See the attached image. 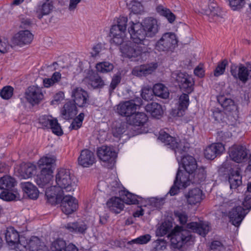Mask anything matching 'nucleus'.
I'll return each mask as SVG.
<instances>
[{"label": "nucleus", "mask_w": 251, "mask_h": 251, "mask_svg": "<svg viewBox=\"0 0 251 251\" xmlns=\"http://www.w3.org/2000/svg\"><path fill=\"white\" fill-rule=\"evenodd\" d=\"M210 230L208 222H191L186 227L176 226L171 232V242L176 248H181L193 239L191 231L196 232L202 236H205Z\"/></svg>", "instance_id": "nucleus-1"}, {"label": "nucleus", "mask_w": 251, "mask_h": 251, "mask_svg": "<svg viewBox=\"0 0 251 251\" xmlns=\"http://www.w3.org/2000/svg\"><path fill=\"white\" fill-rule=\"evenodd\" d=\"M54 188V186H51L46 189V196L48 202L52 205L60 203L62 212L67 215L75 211L78 206L77 200L70 195H66L62 198L64 193H51Z\"/></svg>", "instance_id": "nucleus-2"}, {"label": "nucleus", "mask_w": 251, "mask_h": 251, "mask_svg": "<svg viewBox=\"0 0 251 251\" xmlns=\"http://www.w3.org/2000/svg\"><path fill=\"white\" fill-rule=\"evenodd\" d=\"M74 177L71 175L68 169L60 168L58 170L55 176V188L51 191V193L60 192L63 193L65 192H70L74 190L75 185L74 181Z\"/></svg>", "instance_id": "nucleus-3"}, {"label": "nucleus", "mask_w": 251, "mask_h": 251, "mask_svg": "<svg viewBox=\"0 0 251 251\" xmlns=\"http://www.w3.org/2000/svg\"><path fill=\"white\" fill-rule=\"evenodd\" d=\"M120 50L123 55L129 58L137 57L142 53L149 51L148 47L137 45L133 41H128L123 43L120 47Z\"/></svg>", "instance_id": "nucleus-4"}, {"label": "nucleus", "mask_w": 251, "mask_h": 251, "mask_svg": "<svg viewBox=\"0 0 251 251\" xmlns=\"http://www.w3.org/2000/svg\"><path fill=\"white\" fill-rule=\"evenodd\" d=\"M132 40L137 43L148 47L149 41L146 39L147 37L146 31L142 24L139 22L134 23L132 22L128 29Z\"/></svg>", "instance_id": "nucleus-5"}, {"label": "nucleus", "mask_w": 251, "mask_h": 251, "mask_svg": "<svg viewBox=\"0 0 251 251\" xmlns=\"http://www.w3.org/2000/svg\"><path fill=\"white\" fill-rule=\"evenodd\" d=\"M230 73L235 79H238L243 83H246L251 77V63L248 62L245 64L232 65L230 67Z\"/></svg>", "instance_id": "nucleus-6"}, {"label": "nucleus", "mask_w": 251, "mask_h": 251, "mask_svg": "<svg viewBox=\"0 0 251 251\" xmlns=\"http://www.w3.org/2000/svg\"><path fill=\"white\" fill-rule=\"evenodd\" d=\"M158 139L164 143L165 145L174 150L175 153L178 152L182 154L186 151L187 149L178 139L171 136L163 130L160 131Z\"/></svg>", "instance_id": "nucleus-7"}, {"label": "nucleus", "mask_w": 251, "mask_h": 251, "mask_svg": "<svg viewBox=\"0 0 251 251\" xmlns=\"http://www.w3.org/2000/svg\"><path fill=\"white\" fill-rule=\"evenodd\" d=\"M177 44V40L176 35L172 32H167L163 34L157 42L155 49L160 51L172 50Z\"/></svg>", "instance_id": "nucleus-8"}, {"label": "nucleus", "mask_w": 251, "mask_h": 251, "mask_svg": "<svg viewBox=\"0 0 251 251\" xmlns=\"http://www.w3.org/2000/svg\"><path fill=\"white\" fill-rule=\"evenodd\" d=\"M172 77L181 90L188 94L193 91L194 81L191 76L184 73L176 72L172 74Z\"/></svg>", "instance_id": "nucleus-9"}, {"label": "nucleus", "mask_w": 251, "mask_h": 251, "mask_svg": "<svg viewBox=\"0 0 251 251\" xmlns=\"http://www.w3.org/2000/svg\"><path fill=\"white\" fill-rule=\"evenodd\" d=\"M141 101L140 98H137L120 103L118 106L117 111L120 115L129 118L135 113L137 107L141 105Z\"/></svg>", "instance_id": "nucleus-10"}, {"label": "nucleus", "mask_w": 251, "mask_h": 251, "mask_svg": "<svg viewBox=\"0 0 251 251\" xmlns=\"http://www.w3.org/2000/svg\"><path fill=\"white\" fill-rule=\"evenodd\" d=\"M27 101L32 106L38 104L44 99V95L41 87L32 85L29 86L25 92Z\"/></svg>", "instance_id": "nucleus-11"}, {"label": "nucleus", "mask_w": 251, "mask_h": 251, "mask_svg": "<svg viewBox=\"0 0 251 251\" xmlns=\"http://www.w3.org/2000/svg\"><path fill=\"white\" fill-rule=\"evenodd\" d=\"M39 123L44 127L50 128L53 133L57 135L63 134L62 130L56 119L51 116L44 115L39 118Z\"/></svg>", "instance_id": "nucleus-12"}, {"label": "nucleus", "mask_w": 251, "mask_h": 251, "mask_svg": "<svg viewBox=\"0 0 251 251\" xmlns=\"http://www.w3.org/2000/svg\"><path fill=\"white\" fill-rule=\"evenodd\" d=\"M229 155L232 160L241 163L247 159L248 152L244 146L233 145L229 149Z\"/></svg>", "instance_id": "nucleus-13"}, {"label": "nucleus", "mask_w": 251, "mask_h": 251, "mask_svg": "<svg viewBox=\"0 0 251 251\" xmlns=\"http://www.w3.org/2000/svg\"><path fill=\"white\" fill-rule=\"evenodd\" d=\"M141 24L146 31L147 37H153L159 31V25L155 19L151 17L145 18Z\"/></svg>", "instance_id": "nucleus-14"}, {"label": "nucleus", "mask_w": 251, "mask_h": 251, "mask_svg": "<svg viewBox=\"0 0 251 251\" xmlns=\"http://www.w3.org/2000/svg\"><path fill=\"white\" fill-rule=\"evenodd\" d=\"M247 213L248 211H246L242 206H238L233 208L228 213L230 222L235 226H239Z\"/></svg>", "instance_id": "nucleus-15"}, {"label": "nucleus", "mask_w": 251, "mask_h": 251, "mask_svg": "<svg viewBox=\"0 0 251 251\" xmlns=\"http://www.w3.org/2000/svg\"><path fill=\"white\" fill-rule=\"evenodd\" d=\"M72 97L73 102L79 107L85 106L88 101L87 92L79 87H76L72 90Z\"/></svg>", "instance_id": "nucleus-16"}, {"label": "nucleus", "mask_w": 251, "mask_h": 251, "mask_svg": "<svg viewBox=\"0 0 251 251\" xmlns=\"http://www.w3.org/2000/svg\"><path fill=\"white\" fill-rule=\"evenodd\" d=\"M97 154L99 159L104 162H113L116 157V153L111 147L102 146L97 151Z\"/></svg>", "instance_id": "nucleus-17"}, {"label": "nucleus", "mask_w": 251, "mask_h": 251, "mask_svg": "<svg viewBox=\"0 0 251 251\" xmlns=\"http://www.w3.org/2000/svg\"><path fill=\"white\" fill-rule=\"evenodd\" d=\"M225 150L224 145L222 143H213L206 148L204 152V156L208 159H214L221 155Z\"/></svg>", "instance_id": "nucleus-18"}, {"label": "nucleus", "mask_w": 251, "mask_h": 251, "mask_svg": "<svg viewBox=\"0 0 251 251\" xmlns=\"http://www.w3.org/2000/svg\"><path fill=\"white\" fill-rule=\"evenodd\" d=\"M187 203L191 205H195L200 203L203 199V194L202 190L199 188L190 189L185 195Z\"/></svg>", "instance_id": "nucleus-19"}, {"label": "nucleus", "mask_w": 251, "mask_h": 251, "mask_svg": "<svg viewBox=\"0 0 251 251\" xmlns=\"http://www.w3.org/2000/svg\"><path fill=\"white\" fill-rule=\"evenodd\" d=\"M228 182L231 189H236L242 184L241 170L238 167L231 168L228 174Z\"/></svg>", "instance_id": "nucleus-20"}, {"label": "nucleus", "mask_w": 251, "mask_h": 251, "mask_svg": "<svg viewBox=\"0 0 251 251\" xmlns=\"http://www.w3.org/2000/svg\"><path fill=\"white\" fill-rule=\"evenodd\" d=\"M54 8L52 0H46L42 4L38 5L35 10L36 17L41 19L44 16L50 14Z\"/></svg>", "instance_id": "nucleus-21"}, {"label": "nucleus", "mask_w": 251, "mask_h": 251, "mask_svg": "<svg viewBox=\"0 0 251 251\" xmlns=\"http://www.w3.org/2000/svg\"><path fill=\"white\" fill-rule=\"evenodd\" d=\"M93 152L88 150H82L78 158V164L83 167H88L95 162Z\"/></svg>", "instance_id": "nucleus-22"}, {"label": "nucleus", "mask_w": 251, "mask_h": 251, "mask_svg": "<svg viewBox=\"0 0 251 251\" xmlns=\"http://www.w3.org/2000/svg\"><path fill=\"white\" fill-rule=\"evenodd\" d=\"M126 29H122L116 25H113L110 29L111 41L116 45H121L124 42Z\"/></svg>", "instance_id": "nucleus-23"}, {"label": "nucleus", "mask_w": 251, "mask_h": 251, "mask_svg": "<svg viewBox=\"0 0 251 251\" xmlns=\"http://www.w3.org/2000/svg\"><path fill=\"white\" fill-rule=\"evenodd\" d=\"M36 167L35 165L30 163H22L18 170L19 176L22 178L26 179L31 177L36 173Z\"/></svg>", "instance_id": "nucleus-24"}, {"label": "nucleus", "mask_w": 251, "mask_h": 251, "mask_svg": "<svg viewBox=\"0 0 251 251\" xmlns=\"http://www.w3.org/2000/svg\"><path fill=\"white\" fill-rule=\"evenodd\" d=\"M157 67V63L141 65L132 70V74L137 76H146L151 74Z\"/></svg>", "instance_id": "nucleus-25"}, {"label": "nucleus", "mask_w": 251, "mask_h": 251, "mask_svg": "<svg viewBox=\"0 0 251 251\" xmlns=\"http://www.w3.org/2000/svg\"><path fill=\"white\" fill-rule=\"evenodd\" d=\"M33 39V35L28 30L20 31L17 37V45L22 47L29 45Z\"/></svg>", "instance_id": "nucleus-26"}, {"label": "nucleus", "mask_w": 251, "mask_h": 251, "mask_svg": "<svg viewBox=\"0 0 251 251\" xmlns=\"http://www.w3.org/2000/svg\"><path fill=\"white\" fill-rule=\"evenodd\" d=\"M53 171L52 169L41 170V172L36 178L37 184L43 187L47 184L52 178Z\"/></svg>", "instance_id": "nucleus-27"}, {"label": "nucleus", "mask_w": 251, "mask_h": 251, "mask_svg": "<svg viewBox=\"0 0 251 251\" xmlns=\"http://www.w3.org/2000/svg\"><path fill=\"white\" fill-rule=\"evenodd\" d=\"M182 167L189 175L193 173L198 167L196 159L192 156L186 155L181 159Z\"/></svg>", "instance_id": "nucleus-28"}, {"label": "nucleus", "mask_w": 251, "mask_h": 251, "mask_svg": "<svg viewBox=\"0 0 251 251\" xmlns=\"http://www.w3.org/2000/svg\"><path fill=\"white\" fill-rule=\"evenodd\" d=\"M77 114L76 104L73 101L66 102L61 110V115L64 119H72Z\"/></svg>", "instance_id": "nucleus-29"}, {"label": "nucleus", "mask_w": 251, "mask_h": 251, "mask_svg": "<svg viewBox=\"0 0 251 251\" xmlns=\"http://www.w3.org/2000/svg\"><path fill=\"white\" fill-rule=\"evenodd\" d=\"M107 205L110 211L116 214L120 213L124 208V201L118 197L111 198L107 202Z\"/></svg>", "instance_id": "nucleus-30"}, {"label": "nucleus", "mask_w": 251, "mask_h": 251, "mask_svg": "<svg viewBox=\"0 0 251 251\" xmlns=\"http://www.w3.org/2000/svg\"><path fill=\"white\" fill-rule=\"evenodd\" d=\"M64 227L69 232L84 234L87 229V225L83 222L68 223Z\"/></svg>", "instance_id": "nucleus-31"}, {"label": "nucleus", "mask_w": 251, "mask_h": 251, "mask_svg": "<svg viewBox=\"0 0 251 251\" xmlns=\"http://www.w3.org/2000/svg\"><path fill=\"white\" fill-rule=\"evenodd\" d=\"M148 120L146 115L143 112H138L127 118V121L129 125L134 126H143Z\"/></svg>", "instance_id": "nucleus-32"}, {"label": "nucleus", "mask_w": 251, "mask_h": 251, "mask_svg": "<svg viewBox=\"0 0 251 251\" xmlns=\"http://www.w3.org/2000/svg\"><path fill=\"white\" fill-rule=\"evenodd\" d=\"M20 186L23 191L31 199H37L39 192L35 186L30 182H22Z\"/></svg>", "instance_id": "nucleus-33"}, {"label": "nucleus", "mask_w": 251, "mask_h": 251, "mask_svg": "<svg viewBox=\"0 0 251 251\" xmlns=\"http://www.w3.org/2000/svg\"><path fill=\"white\" fill-rule=\"evenodd\" d=\"M218 101L226 113H230L237 110V106L231 99L220 96L218 98Z\"/></svg>", "instance_id": "nucleus-34"}, {"label": "nucleus", "mask_w": 251, "mask_h": 251, "mask_svg": "<svg viewBox=\"0 0 251 251\" xmlns=\"http://www.w3.org/2000/svg\"><path fill=\"white\" fill-rule=\"evenodd\" d=\"M30 251H49L48 248L36 236H32L29 241Z\"/></svg>", "instance_id": "nucleus-35"}, {"label": "nucleus", "mask_w": 251, "mask_h": 251, "mask_svg": "<svg viewBox=\"0 0 251 251\" xmlns=\"http://www.w3.org/2000/svg\"><path fill=\"white\" fill-rule=\"evenodd\" d=\"M206 15L209 17L210 22L216 21L221 13L220 8L217 3L212 2L208 5V8L205 11Z\"/></svg>", "instance_id": "nucleus-36"}, {"label": "nucleus", "mask_w": 251, "mask_h": 251, "mask_svg": "<svg viewBox=\"0 0 251 251\" xmlns=\"http://www.w3.org/2000/svg\"><path fill=\"white\" fill-rule=\"evenodd\" d=\"M55 158L53 155H47L41 158L38 162L40 170L52 169L51 166L55 162Z\"/></svg>", "instance_id": "nucleus-37"}, {"label": "nucleus", "mask_w": 251, "mask_h": 251, "mask_svg": "<svg viewBox=\"0 0 251 251\" xmlns=\"http://www.w3.org/2000/svg\"><path fill=\"white\" fill-rule=\"evenodd\" d=\"M194 175L192 176V183L200 184L205 180L206 176L205 169L203 167H197L194 171Z\"/></svg>", "instance_id": "nucleus-38"}, {"label": "nucleus", "mask_w": 251, "mask_h": 251, "mask_svg": "<svg viewBox=\"0 0 251 251\" xmlns=\"http://www.w3.org/2000/svg\"><path fill=\"white\" fill-rule=\"evenodd\" d=\"M15 186V179L9 176H4L0 178V189L12 190Z\"/></svg>", "instance_id": "nucleus-39"}, {"label": "nucleus", "mask_w": 251, "mask_h": 251, "mask_svg": "<svg viewBox=\"0 0 251 251\" xmlns=\"http://www.w3.org/2000/svg\"><path fill=\"white\" fill-rule=\"evenodd\" d=\"M6 241L11 249H15L16 248V230L14 227L10 226L7 228L5 233Z\"/></svg>", "instance_id": "nucleus-40"}, {"label": "nucleus", "mask_w": 251, "mask_h": 251, "mask_svg": "<svg viewBox=\"0 0 251 251\" xmlns=\"http://www.w3.org/2000/svg\"><path fill=\"white\" fill-rule=\"evenodd\" d=\"M153 89L155 96L164 99H166L169 98V90L167 87L163 84L158 83L155 84Z\"/></svg>", "instance_id": "nucleus-41"}, {"label": "nucleus", "mask_w": 251, "mask_h": 251, "mask_svg": "<svg viewBox=\"0 0 251 251\" xmlns=\"http://www.w3.org/2000/svg\"><path fill=\"white\" fill-rule=\"evenodd\" d=\"M147 112H149L154 117L160 116L163 113V109L161 105L156 102L148 103L145 107Z\"/></svg>", "instance_id": "nucleus-42"}, {"label": "nucleus", "mask_w": 251, "mask_h": 251, "mask_svg": "<svg viewBox=\"0 0 251 251\" xmlns=\"http://www.w3.org/2000/svg\"><path fill=\"white\" fill-rule=\"evenodd\" d=\"M61 78V74L58 72H55L52 74L50 78L43 79V85L45 88H50L60 81Z\"/></svg>", "instance_id": "nucleus-43"}, {"label": "nucleus", "mask_w": 251, "mask_h": 251, "mask_svg": "<svg viewBox=\"0 0 251 251\" xmlns=\"http://www.w3.org/2000/svg\"><path fill=\"white\" fill-rule=\"evenodd\" d=\"M178 173L180 174L178 176L177 184L182 188H186L190 185L191 182H192V179H190L189 177L190 175L186 172L184 173L182 171L178 170L177 172V174Z\"/></svg>", "instance_id": "nucleus-44"}, {"label": "nucleus", "mask_w": 251, "mask_h": 251, "mask_svg": "<svg viewBox=\"0 0 251 251\" xmlns=\"http://www.w3.org/2000/svg\"><path fill=\"white\" fill-rule=\"evenodd\" d=\"M156 10L159 14L166 17L170 23L175 20L176 16L169 9L162 5H159L156 7Z\"/></svg>", "instance_id": "nucleus-45"}, {"label": "nucleus", "mask_w": 251, "mask_h": 251, "mask_svg": "<svg viewBox=\"0 0 251 251\" xmlns=\"http://www.w3.org/2000/svg\"><path fill=\"white\" fill-rule=\"evenodd\" d=\"M126 129L125 123H116L112 127V133L114 136L118 137L124 133Z\"/></svg>", "instance_id": "nucleus-46"}, {"label": "nucleus", "mask_w": 251, "mask_h": 251, "mask_svg": "<svg viewBox=\"0 0 251 251\" xmlns=\"http://www.w3.org/2000/svg\"><path fill=\"white\" fill-rule=\"evenodd\" d=\"M67 246L66 241L59 238L51 243L50 249L52 251H64Z\"/></svg>", "instance_id": "nucleus-47"}, {"label": "nucleus", "mask_w": 251, "mask_h": 251, "mask_svg": "<svg viewBox=\"0 0 251 251\" xmlns=\"http://www.w3.org/2000/svg\"><path fill=\"white\" fill-rule=\"evenodd\" d=\"M123 193V201L124 203L127 204L138 203L137 198H140V197L127 191H124Z\"/></svg>", "instance_id": "nucleus-48"}, {"label": "nucleus", "mask_w": 251, "mask_h": 251, "mask_svg": "<svg viewBox=\"0 0 251 251\" xmlns=\"http://www.w3.org/2000/svg\"><path fill=\"white\" fill-rule=\"evenodd\" d=\"M113 64L108 62L99 63L96 66L97 71L102 73L109 72L113 69Z\"/></svg>", "instance_id": "nucleus-49"}, {"label": "nucleus", "mask_w": 251, "mask_h": 251, "mask_svg": "<svg viewBox=\"0 0 251 251\" xmlns=\"http://www.w3.org/2000/svg\"><path fill=\"white\" fill-rule=\"evenodd\" d=\"M189 103L188 95L186 94H182L179 98L178 110L179 111L185 110L187 108Z\"/></svg>", "instance_id": "nucleus-50"}, {"label": "nucleus", "mask_w": 251, "mask_h": 251, "mask_svg": "<svg viewBox=\"0 0 251 251\" xmlns=\"http://www.w3.org/2000/svg\"><path fill=\"white\" fill-rule=\"evenodd\" d=\"M174 216L176 220L182 225L186 224L188 219V216L186 212L180 210L175 211Z\"/></svg>", "instance_id": "nucleus-51"}, {"label": "nucleus", "mask_w": 251, "mask_h": 251, "mask_svg": "<svg viewBox=\"0 0 251 251\" xmlns=\"http://www.w3.org/2000/svg\"><path fill=\"white\" fill-rule=\"evenodd\" d=\"M172 226L169 222H165L162 224L157 231V234L160 236H163L171 230Z\"/></svg>", "instance_id": "nucleus-52"}, {"label": "nucleus", "mask_w": 251, "mask_h": 251, "mask_svg": "<svg viewBox=\"0 0 251 251\" xmlns=\"http://www.w3.org/2000/svg\"><path fill=\"white\" fill-rule=\"evenodd\" d=\"M84 115L83 113H80L72 122L69 128L70 130H77L80 128L82 125V121L84 119Z\"/></svg>", "instance_id": "nucleus-53"}, {"label": "nucleus", "mask_w": 251, "mask_h": 251, "mask_svg": "<svg viewBox=\"0 0 251 251\" xmlns=\"http://www.w3.org/2000/svg\"><path fill=\"white\" fill-rule=\"evenodd\" d=\"M89 83L94 88H101L104 85L103 80L98 75L91 77Z\"/></svg>", "instance_id": "nucleus-54"}, {"label": "nucleus", "mask_w": 251, "mask_h": 251, "mask_svg": "<svg viewBox=\"0 0 251 251\" xmlns=\"http://www.w3.org/2000/svg\"><path fill=\"white\" fill-rule=\"evenodd\" d=\"M12 190H3L0 194V199L7 201H13L16 198V195L12 192Z\"/></svg>", "instance_id": "nucleus-55"}, {"label": "nucleus", "mask_w": 251, "mask_h": 251, "mask_svg": "<svg viewBox=\"0 0 251 251\" xmlns=\"http://www.w3.org/2000/svg\"><path fill=\"white\" fill-rule=\"evenodd\" d=\"M227 65V61L226 59L219 62L214 71V75L215 76H219L223 75Z\"/></svg>", "instance_id": "nucleus-56"}, {"label": "nucleus", "mask_w": 251, "mask_h": 251, "mask_svg": "<svg viewBox=\"0 0 251 251\" xmlns=\"http://www.w3.org/2000/svg\"><path fill=\"white\" fill-rule=\"evenodd\" d=\"M14 89L10 86H4L0 92V97L5 100L9 99L13 94Z\"/></svg>", "instance_id": "nucleus-57"}, {"label": "nucleus", "mask_w": 251, "mask_h": 251, "mask_svg": "<svg viewBox=\"0 0 251 251\" xmlns=\"http://www.w3.org/2000/svg\"><path fill=\"white\" fill-rule=\"evenodd\" d=\"M153 89L151 87H145L142 89L141 95L142 98L146 100H152L153 97Z\"/></svg>", "instance_id": "nucleus-58"}, {"label": "nucleus", "mask_w": 251, "mask_h": 251, "mask_svg": "<svg viewBox=\"0 0 251 251\" xmlns=\"http://www.w3.org/2000/svg\"><path fill=\"white\" fill-rule=\"evenodd\" d=\"M151 238V236L150 234H145L141 235L136 239H133L129 242V244L135 243L138 244H145L148 243Z\"/></svg>", "instance_id": "nucleus-59"}, {"label": "nucleus", "mask_w": 251, "mask_h": 251, "mask_svg": "<svg viewBox=\"0 0 251 251\" xmlns=\"http://www.w3.org/2000/svg\"><path fill=\"white\" fill-rule=\"evenodd\" d=\"M229 5L233 10L242 8L244 4L245 0H229Z\"/></svg>", "instance_id": "nucleus-60"}, {"label": "nucleus", "mask_w": 251, "mask_h": 251, "mask_svg": "<svg viewBox=\"0 0 251 251\" xmlns=\"http://www.w3.org/2000/svg\"><path fill=\"white\" fill-rule=\"evenodd\" d=\"M179 174V173L176 174L174 185L172 186L169 191V193L171 196L176 195L179 192V189L182 188L177 184Z\"/></svg>", "instance_id": "nucleus-61"}, {"label": "nucleus", "mask_w": 251, "mask_h": 251, "mask_svg": "<svg viewBox=\"0 0 251 251\" xmlns=\"http://www.w3.org/2000/svg\"><path fill=\"white\" fill-rule=\"evenodd\" d=\"M121 77L120 75H115L113 76L109 86V92L111 93L116 88L118 84L120 82Z\"/></svg>", "instance_id": "nucleus-62"}, {"label": "nucleus", "mask_w": 251, "mask_h": 251, "mask_svg": "<svg viewBox=\"0 0 251 251\" xmlns=\"http://www.w3.org/2000/svg\"><path fill=\"white\" fill-rule=\"evenodd\" d=\"M210 249L211 251H222L225 249V248L221 242L215 240L211 242Z\"/></svg>", "instance_id": "nucleus-63"}, {"label": "nucleus", "mask_w": 251, "mask_h": 251, "mask_svg": "<svg viewBox=\"0 0 251 251\" xmlns=\"http://www.w3.org/2000/svg\"><path fill=\"white\" fill-rule=\"evenodd\" d=\"M130 9L134 14H140L143 10V6L140 2L133 1L131 3Z\"/></svg>", "instance_id": "nucleus-64"}]
</instances>
